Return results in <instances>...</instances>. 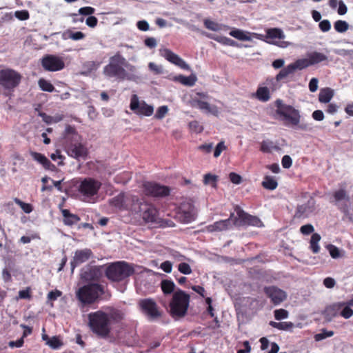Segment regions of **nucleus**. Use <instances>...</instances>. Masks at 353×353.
<instances>
[{
  "label": "nucleus",
  "instance_id": "obj_1",
  "mask_svg": "<svg viewBox=\"0 0 353 353\" xmlns=\"http://www.w3.org/2000/svg\"><path fill=\"white\" fill-rule=\"evenodd\" d=\"M123 317L120 310H110L108 313L97 310L88 314V325L97 337L106 339L110 336L112 325L119 323Z\"/></svg>",
  "mask_w": 353,
  "mask_h": 353
},
{
  "label": "nucleus",
  "instance_id": "obj_2",
  "mask_svg": "<svg viewBox=\"0 0 353 353\" xmlns=\"http://www.w3.org/2000/svg\"><path fill=\"white\" fill-rule=\"evenodd\" d=\"M111 205L121 210H130L143 213V218L147 222H154V208L152 205L139 202L134 196H125L120 194L114 196L110 202Z\"/></svg>",
  "mask_w": 353,
  "mask_h": 353
},
{
  "label": "nucleus",
  "instance_id": "obj_3",
  "mask_svg": "<svg viewBox=\"0 0 353 353\" xmlns=\"http://www.w3.org/2000/svg\"><path fill=\"white\" fill-rule=\"evenodd\" d=\"M134 68L119 52H117L110 57L109 63L103 68V72L108 79L123 81L132 79L131 74L128 73L127 69L132 71Z\"/></svg>",
  "mask_w": 353,
  "mask_h": 353
},
{
  "label": "nucleus",
  "instance_id": "obj_4",
  "mask_svg": "<svg viewBox=\"0 0 353 353\" xmlns=\"http://www.w3.org/2000/svg\"><path fill=\"white\" fill-rule=\"evenodd\" d=\"M22 75L12 68L0 70V88L3 89L2 94L11 97L14 90L19 85Z\"/></svg>",
  "mask_w": 353,
  "mask_h": 353
},
{
  "label": "nucleus",
  "instance_id": "obj_5",
  "mask_svg": "<svg viewBox=\"0 0 353 353\" xmlns=\"http://www.w3.org/2000/svg\"><path fill=\"white\" fill-rule=\"evenodd\" d=\"M134 268L132 264L125 261H117L108 265L105 274L109 280L119 282L128 279L134 274Z\"/></svg>",
  "mask_w": 353,
  "mask_h": 353
},
{
  "label": "nucleus",
  "instance_id": "obj_6",
  "mask_svg": "<svg viewBox=\"0 0 353 353\" xmlns=\"http://www.w3.org/2000/svg\"><path fill=\"white\" fill-rule=\"evenodd\" d=\"M104 293V286L99 283H90L79 288L76 292L77 299L83 305L94 303Z\"/></svg>",
  "mask_w": 353,
  "mask_h": 353
},
{
  "label": "nucleus",
  "instance_id": "obj_7",
  "mask_svg": "<svg viewBox=\"0 0 353 353\" xmlns=\"http://www.w3.org/2000/svg\"><path fill=\"white\" fill-rule=\"evenodd\" d=\"M276 114L281 121L288 122L293 125H297L300 123L301 114L299 110L291 105L285 104L280 99L274 102Z\"/></svg>",
  "mask_w": 353,
  "mask_h": 353
},
{
  "label": "nucleus",
  "instance_id": "obj_8",
  "mask_svg": "<svg viewBox=\"0 0 353 353\" xmlns=\"http://www.w3.org/2000/svg\"><path fill=\"white\" fill-rule=\"evenodd\" d=\"M174 219L183 224H189L196 219V211L194 202L191 199L182 201L176 208Z\"/></svg>",
  "mask_w": 353,
  "mask_h": 353
},
{
  "label": "nucleus",
  "instance_id": "obj_9",
  "mask_svg": "<svg viewBox=\"0 0 353 353\" xmlns=\"http://www.w3.org/2000/svg\"><path fill=\"white\" fill-rule=\"evenodd\" d=\"M234 211L236 213V218L234 219V225L257 228L263 226V222L258 216L248 214L239 205L234 208Z\"/></svg>",
  "mask_w": 353,
  "mask_h": 353
},
{
  "label": "nucleus",
  "instance_id": "obj_10",
  "mask_svg": "<svg viewBox=\"0 0 353 353\" xmlns=\"http://www.w3.org/2000/svg\"><path fill=\"white\" fill-rule=\"evenodd\" d=\"M130 109L141 117H149L153 114L152 105H148L144 101L139 100V97L134 94L131 96Z\"/></svg>",
  "mask_w": 353,
  "mask_h": 353
},
{
  "label": "nucleus",
  "instance_id": "obj_11",
  "mask_svg": "<svg viewBox=\"0 0 353 353\" xmlns=\"http://www.w3.org/2000/svg\"><path fill=\"white\" fill-rule=\"evenodd\" d=\"M101 183L93 178H85L79 186V192L87 198L97 194L101 188Z\"/></svg>",
  "mask_w": 353,
  "mask_h": 353
},
{
  "label": "nucleus",
  "instance_id": "obj_12",
  "mask_svg": "<svg viewBox=\"0 0 353 353\" xmlns=\"http://www.w3.org/2000/svg\"><path fill=\"white\" fill-rule=\"evenodd\" d=\"M43 68L49 72H57L63 70L65 68V63L62 57L46 54L41 61Z\"/></svg>",
  "mask_w": 353,
  "mask_h": 353
},
{
  "label": "nucleus",
  "instance_id": "obj_13",
  "mask_svg": "<svg viewBox=\"0 0 353 353\" xmlns=\"http://www.w3.org/2000/svg\"><path fill=\"white\" fill-rule=\"evenodd\" d=\"M190 296L184 290L177 288L170 301V309H189Z\"/></svg>",
  "mask_w": 353,
  "mask_h": 353
},
{
  "label": "nucleus",
  "instance_id": "obj_14",
  "mask_svg": "<svg viewBox=\"0 0 353 353\" xmlns=\"http://www.w3.org/2000/svg\"><path fill=\"white\" fill-rule=\"evenodd\" d=\"M159 51V54L171 63L174 64L183 70H191L190 65L181 57L172 50L167 48H161Z\"/></svg>",
  "mask_w": 353,
  "mask_h": 353
},
{
  "label": "nucleus",
  "instance_id": "obj_15",
  "mask_svg": "<svg viewBox=\"0 0 353 353\" xmlns=\"http://www.w3.org/2000/svg\"><path fill=\"white\" fill-rule=\"evenodd\" d=\"M263 291L274 305H279L287 298V293L275 285L265 286Z\"/></svg>",
  "mask_w": 353,
  "mask_h": 353
},
{
  "label": "nucleus",
  "instance_id": "obj_16",
  "mask_svg": "<svg viewBox=\"0 0 353 353\" xmlns=\"http://www.w3.org/2000/svg\"><path fill=\"white\" fill-rule=\"evenodd\" d=\"M65 149L68 155L74 159L85 158L88 155V150L81 143L66 141Z\"/></svg>",
  "mask_w": 353,
  "mask_h": 353
},
{
  "label": "nucleus",
  "instance_id": "obj_17",
  "mask_svg": "<svg viewBox=\"0 0 353 353\" xmlns=\"http://www.w3.org/2000/svg\"><path fill=\"white\" fill-rule=\"evenodd\" d=\"M315 199L312 196H310L305 203L297 205L294 214V218L305 219L309 217V216L313 213L315 210Z\"/></svg>",
  "mask_w": 353,
  "mask_h": 353
},
{
  "label": "nucleus",
  "instance_id": "obj_18",
  "mask_svg": "<svg viewBox=\"0 0 353 353\" xmlns=\"http://www.w3.org/2000/svg\"><path fill=\"white\" fill-rule=\"evenodd\" d=\"M257 39H261L270 44L277 45L276 42L274 41V39H283L285 36L283 31L279 28H272L266 30L265 35L253 33Z\"/></svg>",
  "mask_w": 353,
  "mask_h": 353
},
{
  "label": "nucleus",
  "instance_id": "obj_19",
  "mask_svg": "<svg viewBox=\"0 0 353 353\" xmlns=\"http://www.w3.org/2000/svg\"><path fill=\"white\" fill-rule=\"evenodd\" d=\"M93 253L89 248H85L83 250H77L74 252V256L72 261L70 262L72 272L74 271V268L80 264L87 261L92 256Z\"/></svg>",
  "mask_w": 353,
  "mask_h": 353
},
{
  "label": "nucleus",
  "instance_id": "obj_20",
  "mask_svg": "<svg viewBox=\"0 0 353 353\" xmlns=\"http://www.w3.org/2000/svg\"><path fill=\"white\" fill-rule=\"evenodd\" d=\"M102 276V269L98 266L89 267L81 273L82 279L87 282L99 281Z\"/></svg>",
  "mask_w": 353,
  "mask_h": 353
},
{
  "label": "nucleus",
  "instance_id": "obj_21",
  "mask_svg": "<svg viewBox=\"0 0 353 353\" xmlns=\"http://www.w3.org/2000/svg\"><path fill=\"white\" fill-rule=\"evenodd\" d=\"M229 219H223L215 221L212 224L205 226L200 232L213 233L216 232H223L230 228Z\"/></svg>",
  "mask_w": 353,
  "mask_h": 353
},
{
  "label": "nucleus",
  "instance_id": "obj_22",
  "mask_svg": "<svg viewBox=\"0 0 353 353\" xmlns=\"http://www.w3.org/2000/svg\"><path fill=\"white\" fill-rule=\"evenodd\" d=\"M173 81L179 82L185 86H193L197 81V77L194 73H191L189 76L178 74L169 78Z\"/></svg>",
  "mask_w": 353,
  "mask_h": 353
},
{
  "label": "nucleus",
  "instance_id": "obj_23",
  "mask_svg": "<svg viewBox=\"0 0 353 353\" xmlns=\"http://www.w3.org/2000/svg\"><path fill=\"white\" fill-rule=\"evenodd\" d=\"M61 211L63 217V223L67 226L72 227L81 220L77 214L71 213L68 209H62Z\"/></svg>",
  "mask_w": 353,
  "mask_h": 353
},
{
  "label": "nucleus",
  "instance_id": "obj_24",
  "mask_svg": "<svg viewBox=\"0 0 353 353\" xmlns=\"http://www.w3.org/2000/svg\"><path fill=\"white\" fill-rule=\"evenodd\" d=\"M253 97L261 102H267L270 100L271 95L270 90L267 86H262L259 85L254 93Z\"/></svg>",
  "mask_w": 353,
  "mask_h": 353
},
{
  "label": "nucleus",
  "instance_id": "obj_25",
  "mask_svg": "<svg viewBox=\"0 0 353 353\" xmlns=\"http://www.w3.org/2000/svg\"><path fill=\"white\" fill-rule=\"evenodd\" d=\"M270 325H271L272 327L276 328L279 330L290 331L294 327L302 328L303 327V323H293L292 322H279V323H277V322H274V321H270Z\"/></svg>",
  "mask_w": 353,
  "mask_h": 353
},
{
  "label": "nucleus",
  "instance_id": "obj_26",
  "mask_svg": "<svg viewBox=\"0 0 353 353\" xmlns=\"http://www.w3.org/2000/svg\"><path fill=\"white\" fill-rule=\"evenodd\" d=\"M229 34L242 41H252V37L251 33L250 32L236 28H231L230 32H229Z\"/></svg>",
  "mask_w": 353,
  "mask_h": 353
},
{
  "label": "nucleus",
  "instance_id": "obj_27",
  "mask_svg": "<svg viewBox=\"0 0 353 353\" xmlns=\"http://www.w3.org/2000/svg\"><path fill=\"white\" fill-rule=\"evenodd\" d=\"M31 156L35 161L41 163L45 169L52 170L55 168L54 165L45 155L41 153L32 152H31Z\"/></svg>",
  "mask_w": 353,
  "mask_h": 353
},
{
  "label": "nucleus",
  "instance_id": "obj_28",
  "mask_svg": "<svg viewBox=\"0 0 353 353\" xmlns=\"http://www.w3.org/2000/svg\"><path fill=\"white\" fill-rule=\"evenodd\" d=\"M307 57L309 60L310 66L327 60V55L317 51L308 53Z\"/></svg>",
  "mask_w": 353,
  "mask_h": 353
},
{
  "label": "nucleus",
  "instance_id": "obj_29",
  "mask_svg": "<svg viewBox=\"0 0 353 353\" xmlns=\"http://www.w3.org/2000/svg\"><path fill=\"white\" fill-rule=\"evenodd\" d=\"M334 94V90L330 88H323L320 90L319 101L322 103H328Z\"/></svg>",
  "mask_w": 353,
  "mask_h": 353
},
{
  "label": "nucleus",
  "instance_id": "obj_30",
  "mask_svg": "<svg viewBox=\"0 0 353 353\" xmlns=\"http://www.w3.org/2000/svg\"><path fill=\"white\" fill-rule=\"evenodd\" d=\"M160 285L165 295H170L175 292L176 285L171 279H162Z\"/></svg>",
  "mask_w": 353,
  "mask_h": 353
},
{
  "label": "nucleus",
  "instance_id": "obj_31",
  "mask_svg": "<svg viewBox=\"0 0 353 353\" xmlns=\"http://www.w3.org/2000/svg\"><path fill=\"white\" fill-rule=\"evenodd\" d=\"M263 188L268 190H274L278 187V182L273 176L266 175L261 183Z\"/></svg>",
  "mask_w": 353,
  "mask_h": 353
},
{
  "label": "nucleus",
  "instance_id": "obj_32",
  "mask_svg": "<svg viewBox=\"0 0 353 353\" xmlns=\"http://www.w3.org/2000/svg\"><path fill=\"white\" fill-rule=\"evenodd\" d=\"M204 26L207 29L212 30V31H214V32L221 31L223 30L230 28V27L228 26H225L221 23H216V22L212 21L209 19H205L204 20Z\"/></svg>",
  "mask_w": 353,
  "mask_h": 353
},
{
  "label": "nucleus",
  "instance_id": "obj_33",
  "mask_svg": "<svg viewBox=\"0 0 353 353\" xmlns=\"http://www.w3.org/2000/svg\"><path fill=\"white\" fill-rule=\"evenodd\" d=\"M260 150L263 152L270 153L272 150H274L275 151L281 150V148L279 145H275L272 141L266 139L262 141L261 143Z\"/></svg>",
  "mask_w": 353,
  "mask_h": 353
},
{
  "label": "nucleus",
  "instance_id": "obj_34",
  "mask_svg": "<svg viewBox=\"0 0 353 353\" xmlns=\"http://www.w3.org/2000/svg\"><path fill=\"white\" fill-rule=\"evenodd\" d=\"M290 65L291 66L292 70H293V72H294L297 70H301L310 66L307 57L298 59L295 61L290 63Z\"/></svg>",
  "mask_w": 353,
  "mask_h": 353
},
{
  "label": "nucleus",
  "instance_id": "obj_35",
  "mask_svg": "<svg viewBox=\"0 0 353 353\" xmlns=\"http://www.w3.org/2000/svg\"><path fill=\"white\" fill-rule=\"evenodd\" d=\"M85 37V34L82 32H73L71 30H67L63 34V38L64 39H70L74 41H78L83 39Z\"/></svg>",
  "mask_w": 353,
  "mask_h": 353
},
{
  "label": "nucleus",
  "instance_id": "obj_36",
  "mask_svg": "<svg viewBox=\"0 0 353 353\" xmlns=\"http://www.w3.org/2000/svg\"><path fill=\"white\" fill-rule=\"evenodd\" d=\"M321 235L318 233H313L311 236L310 241V248L314 254L318 253L320 250L319 243L321 241Z\"/></svg>",
  "mask_w": 353,
  "mask_h": 353
},
{
  "label": "nucleus",
  "instance_id": "obj_37",
  "mask_svg": "<svg viewBox=\"0 0 353 353\" xmlns=\"http://www.w3.org/2000/svg\"><path fill=\"white\" fill-rule=\"evenodd\" d=\"M327 250L328 251L330 256L334 259H338L339 258H341L343 256V250H341L337 246L333 245V244H327L325 246Z\"/></svg>",
  "mask_w": 353,
  "mask_h": 353
},
{
  "label": "nucleus",
  "instance_id": "obj_38",
  "mask_svg": "<svg viewBox=\"0 0 353 353\" xmlns=\"http://www.w3.org/2000/svg\"><path fill=\"white\" fill-rule=\"evenodd\" d=\"M353 306V296L345 301L337 302L332 305H327L325 309H351Z\"/></svg>",
  "mask_w": 353,
  "mask_h": 353
},
{
  "label": "nucleus",
  "instance_id": "obj_39",
  "mask_svg": "<svg viewBox=\"0 0 353 353\" xmlns=\"http://www.w3.org/2000/svg\"><path fill=\"white\" fill-rule=\"evenodd\" d=\"M171 189L169 186L156 183V199L164 198L170 195Z\"/></svg>",
  "mask_w": 353,
  "mask_h": 353
},
{
  "label": "nucleus",
  "instance_id": "obj_40",
  "mask_svg": "<svg viewBox=\"0 0 353 353\" xmlns=\"http://www.w3.org/2000/svg\"><path fill=\"white\" fill-rule=\"evenodd\" d=\"M333 197L334 199L335 205H337V203L343 200L347 202L350 201V196L347 195L345 189H339L334 192Z\"/></svg>",
  "mask_w": 353,
  "mask_h": 353
},
{
  "label": "nucleus",
  "instance_id": "obj_41",
  "mask_svg": "<svg viewBox=\"0 0 353 353\" xmlns=\"http://www.w3.org/2000/svg\"><path fill=\"white\" fill-rule=\"evenodd\" d=\"M157 211L156 210V213ZM175 226V223L169 219H161L157 217V215L156 214V228H173Z\"/></svg>",
  "mask_w": 353,
  "mask_h": 353
},
{
  "label": "nucleus",
  "instance_id": "obj_42",
  "mask_svg": "<svg viewBox=\"0 0 353 353\" xmlns=\"http://www.w3.org/2000/svg\"><path fill=\"white\" fill-rule=\"evenodd\" d=\"M349 23L344 20H337L334 23V28L339 33H344L349 29Z\"/></svg>",
  "mask_w": 353,
  "mask_h": 353
},
{
  "label": "nucleus",
  "instance_id": "obj_43",
  "mask_svg": "<svg viewBox=\"0 0 353 353\" xmlns=\"http://www.w3.org/2000/svg\"><path fill=\"white\" fill-rule=\"evenodd\" d=\"M218 176L210 172L206 173L203 176V183L205 185H211L212 187L216 186Z\"/></svg>",
  "mask_w": 353,
  "mask_h": 353
},
{
  "label": "nucleus",
  "instance_id": "obj_44",
  "mask_svg": "<svg viewBox=\"0 0 353 353\" xmlns=\"http://www.w3.org/2000/svg\"><path fill=\"white\" fill-rule=\"evenodd\" d=\"M38 85L41 90L52 92L54 90V85L45 79H40L38 81Z\"/></svg>",
  "mask_w": 353,
  "mask_h": 353
},
{
  "label": "nucleus",
  "instance_id": "obj_45",
  "mask_svg": "<svg viewBox=\"0 0 353 353\" xmlns=\"http://www.w3.org/2000/svg\"><path fill=\"white\" fill-rule=\"evenodd\" d=\"M292 73H294L293 70H292L290 65L288 64L286 67L281 68V70L276 75L275 81H280L283 79L287 77L289 74Z\"/></svg>",
  "mask_w": 353,
  "mask_h": 353
},
{
  "label": "nucleus",
  "instance_id": "obj_46",
  "mask_svg": "<svg viewBox=\"0 0 353 353\" xmlns=\"http://www.w3.org/2000/svg\"><path fill=\"white\" fill-rule=\"evenodd\" d=\"M321 315L325 322L332 321L339 316L338 310H321Z\"/></svg>",
  "mask_w": 353,
  "mask_h": 353
},
{
  "label": "nucleus",
  "instance_id": "obj_47",
  "mask_svg": "<svg viewBox=\"0 0 353 353\" xmlns=\"http://www.w3.org/2000/svg\"><path fill=\"white\" fill-rule=\"evenodd\" d=\"M333 335H334L333 331L327 330L325 329H322L319 333L316 334L314 335V338L316 341H321L322 340L325 339L326 338L331 337Z\"/></svg>",
  "mask_w": 353,
  "mask_h": 353
},
{
  "label": "nucleus",
  "instance_id": "obj_48",
  "mask_svg": "<svg viewBox=\"0 0 353 353\" xmlns=\"http://www.w3.org/2000/svg\"><path fill=\"white\" fill-rule=\"evenodd\" d=\"M236 311V317L239 323H246L251 319V316L248 314V310Z\"/></svg>",
  "mask_w": 353,
  "mask_h": 353
},
{
  "label": "nucleus",
  "instance_id": "obj_49",
  "mask_svg": "<svg viewBox=\"0 0 353 353\" xmlns=\"http://www.w3.org/2000/svg\"><path fill=\"white\" fill-rule=\"evenodd\" d=\"M143 192L146 196H154V183L145 182L143 184Z\"/></svg>",
  "mask_w": 353,
  "mask_h": 353
},
{
  "label": "nucleus",
  "instance_id": "obj_50",
  "mask_svg": "<svg viewBox=\"0 0 353 353\" xmlns=\"http://www.w3.org/2000/svg\"><path fill=\"white\" fill-rule=\"evenodd\" d=\"M14 203L18 205L25 213L29 214L30 213L33 208L31 204L25 203L22 201H21L18 198H15L14 199Z\"/></svg>",
  "mask_w": 353,
  "mask_h": 353
},
{
  "label": "nucleus",
  "instance_id": "obj_51",
  "mask_svg": "<svg viewBox=\"0 0 353 353\" xmlns=\"http://www.w3.org/2000/svg\"><path fill=\"white\" fill-rule=\"evenodd\" d=\"M178 270L181 274L188 275L192 273V269L190 265L185 262H181L178 265Z\"/></svg>",
  "mask_w": 353,
  "mask_h": 353
},
{
  "label": "nucleus",
  "instance_id": "obj_52",
  "mask_svg": "<svg viewBox=\"0 0 353 353\" xmlns=\"http://www.w3.org/2000/svg\"><path fill=\"white\" fill-rule=\"evenodd\" d=\"M46 344L53 349H57L62 345V342L58 336H52L47 342Z\"/></svg>",
  "mask_w": 353,
  "mask_h": 353
},
{
  "label": "nucleus",
  "instance_id": "obj_53",
  "mask_svg": "<svg viewBox=\"0 0 353 353\" xmlns=\"http://www.w3.org/2000/svg\"><path fill=\"white\" fill-rule=\"evenodd\" d=\"M314 228L311 223H307V224L303 225L300 228V232L303 235H309L311 234H312L313 233H314Z\"/></svg>",
  "mask_w": 353,
  "mask_h": 353
},
{
  "label": "nucleus",
  "instance_id": "obj_54",
  "mask_svg": "<svg viewBox=\"0 0 353 353\" xmlns=\"http://www.w3.org/2000/svg\"><path fill=\"white\" fill-rule=\"evenodd\" d=\"M226 149L225 143L223 141H219L215 146L213 152V155L215 158L219 157L221 152Z\"/></svg>",
  "mask_w": 353,
  "mask_h": 353
},
{
  "label": "nucleus",
  "instance_id": "obj_55",
  "mask_svg": "<svg viewBox=\"0 0 353 353\" xmlns=\"http://www.w3.org/2000/svg\"><path fill=\"white\" fill-rule=\"evenodd\" d=\"M229 179L233 184L235 185L241 184L243 181L242 176L239 174L234 172H231L229 174Z\"/></svg>",
  "mask_w": 353,
  "mask_h": 353
},
{
  "label": "nucleus",
  "instance_id": "obj_56",
  "mask_svg": "<svg viewBox=\"0 0 353 353\" xmlns=\"http://www.w3.org/2000/svg\"><path fill=\"white\" fill-rule=\"evenodd\" d=\"M194 103H196L197 107L200 110H205L207 112L208 111H211V105H210V104L208 102L197 99V100L194 101Z\"/></svg>",
  "mask_w": 353,
  "mask_h": 353
},
{
  "label": "nucleus",
  "instance_id": "obj_57",
  "mask_svg": "<svg viewBox=\"0 0 353 353\" xmlns=\"http://www.w3.org/2000/svg\"><path fill=\"white\" fill-rule=\"evenodd\" d=\"M319 27L323 32H327L331 29V23L328 19H323L319 21Z\"/></svg>",
  "mask_w": 353,
  "mask_h": 353
},
{
  "label": "nucleus",
  "instance_id": "obj_58",
  "mask_svg": "<svg viewBox=\"0 0 353 353\" xmlns=\"http://www.w3.org/2000/svg\"><path fill=\"white\" fill-rule=\"evenodd\" d=\"M141 309H154V301L152 299H143L140 301Z\"/></svg>",
  "mask_w": 353,
  "mask_h": 353
},
{
  "label": "nucleus",
  "instance_id": "obj_59",
  "mask_svg": "<svg viewBox=\"0 0 353 353\" xmlns=\"http://www.w3.org/2000/svg\"><path fill=\"white\" fill-rule=\"evenodd\" d=\"M292 165V159L288 154L284 155L281 159V165L285 169L290 168Z\"/></svg>",
  "mask_w": 353,
  "mask_h": 353
},
{
  "label": "nucleus",
  "instance_id": "obj_60",
  "mask_svg": "<svg viewBox=\"0 0 353 353\" xmlns=\"http://www.w3.org/2000/svg\"><path fill=\"white\" fill-rule=\"evenodd\" d=\"M170 313V315L175 320H178L186 314L187 310H168Z\"/></svg>",
  "mask_w": 353,
  "mask_h": 353
},
{
  "label": "nucleus",
  "instance_id": "obj_61",
  "mask_svg": "<svg viewBox=\"0 0 353 353\" xmlns=\"http://www.w3.org/2000/svg\"><path fill=\"white\" fill-rule=\"evenodd\" d=\"M61 295H62V292H61L60 290H52L48 294V301L50 302H52V301L57 300Z\"/></svg>",
  "mask_w": 353,
  "mask_h": 353
},
{
  "label": "nucleus",
  "instance_id": "obj_62",
  "mask_svg": "<svg viewBox=\"0 0 353 353\" xmlns=\"http://www.w3.org/2000/svg\"><path fill=\"white\" fill-rule=\"evenodd\" d=\"M95 12V9L90 6L81 8L79 10V14L83 16H91Z\"/></svg>",
  "mask_w": 353,
  "mask_h": 353
},
{
  "label": "nucleus",
  "instance_id": "obj_63",
  "mask_svg": "<svg viewBox=\"0 0 353 353\" xmlns=\"http://www.w3.org/2000/svg\"><path fill=\"white\" fill-rule=\"evenodd\" d=\"M15 17L21 21H25L29 19L30 14L28 10H23L15 12Z\"/></svg>",
  "mask_w": 353,
  "mask_h": 353
},
{
  "label": "nucleus",
  "instance_id": "obj_64",
  "mask_svg": "<svg viewBox=\"0 0 353 353\" xmlns=\"http://www.w3.org/2000/svg\"><path fill=\"white\" fill-rule=\"evenodd\" d=\"M168 111V108L167 105H161L159 107L156 111V119H160L163 118Z\"/></svg>",
  "mask_w": 353,
  "mask_h": 353
}]
</instances>
